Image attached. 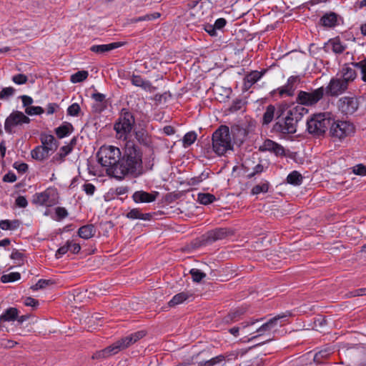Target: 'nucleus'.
<instances>
[{
    "instance_id": "obj_1",
    "label": "nucleus",
    "mask_w": 366,
    "mask_h": 366,
    "mask_svg": "<svg viewBox=\"0 0 366 366\" xmlns=\"http://www.w3.org/2000/svg\"><path fill=\"white\" fill-rule=\"evenodd\" d=\"M98 162L107 168L108 175L122 180L126 177H137L142 171V153L132 141H127L123 155L112 145H104L97 153Z\"/></svg>"
},
{
    "instance_id": "obj_2",
    "label": "nucleus",
    "mask_w": 366,
    "mask_h": 366,
    "mask_svg": "<svg viewBox=\"0 0 366 366\" xmlns=\"http://www.w3.org/2000/svg\"><path fill=\"white\" fill-rule=\"evenodd\" d=\"M307 109L303 107L296 106L290 109L285 117L279 119L274 124L273 129L284 134H295L297 131V124L301 120Z\"/></svg>"
},
{
    "instance_id": "obj_3",
    "label": "nucleus",
    "mask_w": 366,
    "mask_h": 366,
    "mask_svg": "<svg viewBox=\"0 0 366 366\" xmlns=\"http://www.w3.org/2000/svg\"><path fill=\"white\" fill-rule=\"evenodd\" d=\"M212 144L213 152L218 156H223L229 151L233 150V144L229 129L226 125H221L212 134Z\"/></svg>"
},
{
    "instance_id": "obj_4",
    "label": "nucleus",
    "mask_w": 366,
    "mask_h": 366,
    "mask_svg": "<svg viewBox=\"0 0 366 366\" xmlns=\"http://www.w3.org/2000/svg\"><path fill=\"white\" fill-rule=\"evenodd\" d=\"M332 123V117L330 113L314 114L307 120V130L311 134L320 136L325 134Z\"/></svg>"
},
{
    "instance_id": "obj_5",
    "label": "nucleus",
    "mask_w": 366,
    "mask_h": 366,
    "mask_svg": "<svg viewBox=\"0 0 366 366\" xmlns=\"http://www.w3.org/2000/svg\"><path fill=\"white\" fill-rule=\"evenodd\" d=\"M135 124L134 114L126 108L121 110L117 120L114 124L117 137L119 139L127 140Z\"/></svg>"
},
{
    "instance_id": "obj_6",
    "label": "nucleus",
    "mask_w": 366,
    "mask_h": 366,
    "mask_svg": "<svg viewBox=\"0 0 366 366\" xmlns=\"http://www.w3.org/2000/svg\"><path fill=\"white\" fill-rule=\"evenodd\" d=\"M325 87L320 86L310 92L299 91L296 102L299 106L313 107L319 103L325 97Z\"/></svg>"
},
{
    "instance_id": "obj_7",
    "label": "nucleus",
    "mask_w": 366,
    "mask_h": 366,
    "mask_svg": "<svg viewBox=\"0 0 366 366\" xmlns=\"http://www.w3.org/2000/svg\"><path fill=\"white\" fill-rule=\"evenodd\" d=\"M132 338L129 335L124 337L106 348L97 351L92 356L93 359L107 358L118 353L132 345Z\"/></svg>"
},
{
    "instance_id": "obj_8",
    "label": "nucleus",
    "mask_w": 366,
    "mask_h": 366,
    "mask_svg": "<svg viewBox=\"0 0 366 366\" xmlns=\"http://www.w3.org/2000/svg\"><path fill=\"white\" fill-rule=\"evenodd\" d=\"M302 78L300 75L290 76L285 85L273 89L269 94L272 97L279 98L292 97L295 95L297 85L301 82Z\"/></svg>"
},
{
    "instance_id": "obj_9",
    "label": "nucleus",
    "mask_w": 366,
    "mask_h": 366,
    "mask_svg": "<svg viewBox=\"0 0 366 366\" xmlns=\"http://www.w3.org/2000/svg\"><path fill=\"white\" fill-rule=\"evenodd\" d=\"M32 202L39 206L52 207L59 202L58 191L54 187H48L41 192L36 193Z\"/></svg>"
},
{
    "instance_id": "obj_10",
    "label": "nucleus",
    "mask_w": 366,
    "mask_h": 366,
    "mask_svg": "<svg viewBox=\"0 0 366 366\" xmlns=\"http://www.w3.org/2000/svg\"><path fill=\"white\" fill-rule=\"evenodd\" d=\"M329 128L330 136L340 140L355 132V127L352 123L347 121H335L333 118L332 123Z\"/></svg>"
},
{
    "instance_id": "obj_11",
    "label": "nucleus",
    "mask_w": 366,
    "mask_h": 366,
    "mask_svg": "<svg viewBox=\"0 0 366 366\" xmlns=\"http://www.w3.org/2000/svg\"><path fill=\"white\" fill-rule=\"evenodd\" d=\"M30 119L22 112L13 111L5 119L4 129L6 133L11 134L15 132L14 128L21 127L24 124H29Z\"/></svg>"
},
{
    "instance_id": "obj_12",
    "label": "nucleus",
    "mask_w": 366,
    "mask_h": 366,
    "mask_svg": "<svg viewBox=\"0 0 366 366\" xmlns=\"http://www.w3.org/2000/svg\"><path fill=\"white\" fill-rule=\"evenodd\" d=\"M290 312H286L285 313L280 314L271 318L257 330V332H258L259 335L252 336L251 338L248 339V342L257 339L259 336L262 335L265 332H269L272 330L278 325L279 322L281 325L282 322H285L286 320V318L290 317Z\"/></svg>"
},
{
    "instance_id": "obj_13",
    "label": "nucleus",
    "mask_w": 366,
    "mask_h": 366,
    "mask_svg": "<svg viewBox=\"0 0 366 366\" xmlns=\"http://www.w3.org/2000/svg\"><path fill=\"white\" fill-rule=\"evenodd\" d=\"M348 89V86L337 76L332 77L327 86L325 88V94L328 97H337L344 94Z\"/></svg>"
},
{
    "instance_id": "obj_14",
    "label": "nucleus",
    "mask_w": 366,
    "mask_h": 366,
    "mask_svg": "<svg viewBox=\"0 0 366 366\" xmlns=\"http://www.w3.org/2000/svg\"><path fill=\"white\" fill-rule=\"evenodd\" d=\"M339 110L344 114H352L359 107V102L354 97H343L337 102Z\"/></svg>"
},
{
    "instance_id": "obj_15",
    "label": "nucleus",
    "mask_w": 366,
    "mask_h": 366,
    "mask_svg": "<svg viewBox=\"0 0 366 366\" xmlns=\"http://www.w3.org/2000/svg\"><path fill=\"white\" fill-rule=\"evenodd\" d=\"M342 18L334 11H328L324 14L320 19L319 24L326 29H333L340 24Z\"/></svg>"
},
{
    "instance_id": "obj_16",
    "label": "nucleus",
    "mask_w": 366,
    "mask_h": 366,
    "mask_svg": "<svg viewBox=\"0 0 366 366\" xmlns=\"http://www.w3.org/2000/svg\"><path fill=\"white\" fill-rule=\"evenodd\" d=\"M259 150L261 152H272L277 157H284L286 155L284 147L269 139H267L264 141L263 144L259 146Z\"/></svg>"
},
{
    "instance_id": "obj_17",
    "label": "nucleus",
    "mask_w": 366,
    "mask_h": 366,
    "mask_svg": "<svg viewBox=\"0 0 366 366\" xmlns=\"http://www.w3.org/2000/svg\"><path fill=\"white\" fill-rule=\"evenodd\" d=\"M159 195L158 192H147L143 190L136 191L132 194L135 203H150L154 202Z\"/></svg>"
},
{
    "instance_id": "obj_18",
    "label": "nucleus",
    "mask_w": 366,
    "mask_h": 366,
    "mask_svg": "<svg viewBox=\"0 0 366 366\" xmlns=\"http://www.w3.org/2000/svg\"><path fill=\"white\" fill-rule=\"evenodd\" d=\"M265 72V70H263L262 71H258L255 70L252 71L251 72L247 74L244 78L243 90L248 91L252 86V85H254L263 76Z\"/></svg>"
},
{
    "instance_id": "obj_19",
    "label": "nucleus",
    "mask_w": 366,
    "mask_h": 366,
    "mask_svg": "<svg viewBox=\"0 0 366 366\" xmlns=\"http://www.w3.org/2000/svg\"><path fill=\"white\" fill-rule=\"evenodd\" d=\"M227 234L225 228H217L207 232L204 235V240L207 244H212L214 242L225 238Z\"/></svg>"
},
{
    "instance_id": "obj_20",
    "label": "nucleus",
    "mask_w": 366,
    "mask_h": 366,
    "mask_svg": "<svg viewBox=\"0 0 366 366\" xmlns=\"http://www.w3.org/2000/svg\"><path fill=\"white\" fill-rule=\"evenodd\" d=\"M91 97L95 102L92 107L96 112L100 113L107 109V102L105 94L95 92L92 94Z\"/></svg>"
},
{
    "instance_id": "obj_21",
    "label": "nucleus",
    "mask_w": 366,
    "mask_h": 366,
    "mask_svg": "<svg viewBox=\"0 0 366 366\" xmlns=\"http://www.w3.org/2000/svg\"><path fill=\"white\" fill-rule=\"evenodd\" d=\"M41 146L52 153L57 149L58 142L52 134L41 133L40 134Z\"/></svg>"
},
{
    "instance_id": "obj_22",
    "label": "nucleus",
    "mask_w": 366,
    "mask_h": 366,
    "mask_svg": "<svg viewBox=\"0 0 366 366\" xmlns=\"http://www.w3.org/2000/svg\"><path fill=\"white\" fill-rule=\"evenodd\" d=\"M337 76L346 85L349 86V84L355 79L357 73L354 69L345 66L342 69L340 73L338 74Z\"/></svg>"
},
{
    "instance_id": "obj_23",
    "label": "nucleus",
    "mask_w": 366,
    "mask_h": 366,
    "mask_svg": "<svg viewBox=\"0 0 366 366\" xmlns=\"http://www.w3.org/2000/svg\"><path fill=\"white\" fill-rule=\"evenodd\" d=\"M130 80L132 85L140 87L144 91L152 92L154 88L149 80L143 79L139 75L133 74Z\"/></svg>"
},
{
    "instance_id": "obj_24",
    "label": "nucleus",
    "mask_w": 366,
    "mask_h": 366,
    "mask_svg": "<svg viewBox=\"0 0 366 366\" xmlns=\"http://www.w3.org/2000/svg\"><path fill=\"white\" fill-rule=\"evenodd\" d=\"M327 45L331 46L332 51L336 54H342L347 48V44L342 42L339 36L330 39Z\"/></svg>"
},
{
    "instance_id": "obj_25",
    "label": "nucleus",
    "mask_w": 366,
    "mask_h": 366,
    "mask_svg": "<svg viewBox=\"0 0 366 366\" xmlns=\"http://www.w3.org/2000/svg\"><path fill=\"white\" fill-rule=\"evenodd\" d=\"M51 152L49 151L41 145L36 146L31 151V157L37 161L42 162L47 159L51 154Z\"/></svg>"
},
{
    "instance_id": "obj_26",
    "label": "nucleus",
    "mask_w": 366,
    "mask_h": 366,
    "mask_svg": "<svg viewBox=\"0 0 366 366\" xmlns=\"http://www.w3.org/2000/svg\"><path fill=\"white\" fill-rule=\"evenodd\" d=\"M125 216L127 218L132 220L142 219L144 221H149L152 214L151 213H142L139 208H133L130 209Z\"/></svg>"
},
{
    "instance_id": "obj_27",
    "label": "nucleus",
    "mask_w": 366,
    "mask_h": 366,
    "mask_svg": "<svg viewBox=\"0 0 366 366\" xmlns=\"http://www.w3.org/2000/svg\"><path fill=\"white\" fill-rule=\"evenodd\" d=\"M122 45L123 44L122 42H112L108 44L93 45L91 46L90 50L94 53L103 54L117 49Z\"/></svg>"
},
{
    "instance_id": "obj_28",
    "label": "nucleus",
    "mask_w": 366,
    "mask_h": 366,
    "mask_svg": "<svg viewBox=\"0 0 366 366\" xmlns=\"http://www.w3.org/2000/svg\"><path fill=\"white\" fill-rule=\"evenodd\" d=\"M192 297L193 294L192 292L189 291H184L173 296V297L168 302V305L169 307H174L184 302Z\"/></svg>"
},
{
    "instance_id": "obj_29",
    "label": "nucleus",
    "mask_w": 366,
    "mask_h": 366,
    "mask_svg": "<svg viewBox=\"0 0 366 366\" xmlns=\"http://www.w3.org/2000/svg\"><path fill=\"white\" fill-rule=\"evenodd\" d=\"M55 134L59 139H63L70 135L74 131L73 125L67 122H64L55 129Z\"/></svg>"
},
{
    "instance_id": "obj_30",
    "label": "nucleus",
    "mask_w": 366,
    "mask_h": 366,
    "mask_svg": "<svg viewBox=\"0 0 366 366\" xmlns=\"http://www.w3.org/2000/svg\"><path fill=\"white\" fill-rule=\"evenodd\" d=\"M96 229L93 224H86L79 228L78 236L84 239H89L95 234Z\"/></svg>"
},
{
    "instance_id": "obj_31",
    "label": "nucleus",
    "mask_w": 366,
    "mask_h": 366,
    "mask_svg": "<svg viewBox=\"0 0 366 366\" xmlns=\"http://www.w3.org/2000/svg\"><path fill=\"white\" fill-rule=\"evenodd\" d=\"M19 315V311L15 307H9L6 309L1 315V322H13L15 321Z\"/></svg>"
},
{
    "instance_id": "obj_32",
    "label": "nucleus",
    "mask_w": 366,
    "mask_h": 366,
    "mask_svg": "<svg viewBox=\"0 0 366 366\" xmlns=\"http://www.w3.org/2000/svg\"><path fill=\"white\" fill-rule=\"evenodd\" d=\"M287 182L290 184L299 186L302 184L303 182V177L299 172L292 171L287 175Z\"/></svg>"
},
{
    "instance_id": "obj_33",
    "label": "nucleus",
    "mask_w": 366,
    "mask_h": 366,
    "mask_svg": "<svg viewBox=\"0 0 366 366\" xmlns=\"http://www.w3.org/2000/svg\"><path fill=\"white\" fill-rule=\"evenodd\" d=\"M274 106L272 104L267 106L262 117V124L267 125L272 122L274 117Z\"/></svg>"
},
{
    "instance_id": "obj_34",
    "label": "nucleus",
    "mask_w": 366,
    "mask_h": 366,
    "mask_svg": "<svg viewBox=\"0 0 366 366\" xmlns=\"http://www.w3.org/2000/svg\"><path fill=\"white\" fill-rule=\"evenodd\" d=\"M20 225V222L17 219L9 220L4 219L0 221V228L3 230H14Z\"/></svg>"
},
{
    "instance_id": "obj_35",
    "label": "nucleus",
    "mask_w": 366,
    "mask_h": 366,
    "mask_svg": "<svg viewBox=\"0 0 366 366\" xmlns=\"http://www.w3.org/2000/svg\"><path fill=\"white\" fill-rule=\"evenodd\" d=\"M10 258L14 260V264L17 266H21L24 264L26 257L24 253L14 249L10 255Z\"/></svg>"
},
{
    "instance_id": "obj_36",
    "label": "nucleus",
    "mask_w": 366,
    "mask_h": 366,
    "mask_svg": "<svg viewBox=\"0 0 366 366\" xmlns=\"http://www.w3.org/2000/svg\"><path fill=\"white\" fill-rule=\"evenodd\" d=\"M216 200V197L214 194L210 193H199L197 197V201L204 205H207L214 202Z\"/></svg>"
},
{
    "instance_id": "obj_37",
    "label": "nucleus",
    "mask_w": 366,
    "mask_h": 366,
    "mask_svg": "<svg viewBox=\"0 0 366 366\" xmlns=\"http://www.w3.org/2000/svg\"><path fill=\"white\" fill-rule=\"evenodd\" d=\"M355 68L360 71L361 80L366 83V59H363L360 61L352 63Z\"/></svg>"
},
{
    "instance_id": "obj_38",
    "label": "nucleus",
    "mask_w": 366,
    "mask_h": 366,
    "mask_svg": "<svg viewBox=\"0 0 366 366\" xmlns=\"http://www.w3.org/2000/svg\"><path fill=\"white\" fill-rule=\"evenodd\" d=\"M197 135L195 132H189L184 134L182 139L183 147L187 148L191 146L197 139Z\"/></svg>"
},
{
    "instance_id": "obj_39",
    "label": "nucleus",
    "mask_w": 366,
    "mask_h": 366,
    "mask_svg": "<svg viewBox=\"0 0 366 366\" xmlns=\"http://www.w3.org/2000/svg\"><path fill=\"white\" fill-rule=\"evenodd\" d=\"M135 137L137 141L144 145H147L149 142V137L144 129H139L135 132Z\"/></svg>"
},
{
    "instance_id": "obj_40",
    "label": "nucleus",
    "mask_w": 366,
    "mask_h": 366,
    "mask_svg": "<svg viewBox=\"0 0 366 366\" xmlns=\"http://www.w3.org/2000/svg\"><path fill=\"white\" fill-rule=\"evenodd\" d=\"M89 76L87 71H79L71 76V81L72 83H79L84 81Z\"/></svg>"
},
{
    "instance_id": "obj_41",
    "label": "nucleus",
    "mask_w": 366,
    "mask_h": 366,
    "mask_svg": "<svg viewBox=\"0 0 366 366\" xmlns=\"http://www.w3.org/2000/svg\"><path fill=\"white\" fill-rule=\"evenodd\" d=\"M20 278L21 274L19 272H10L9 274H3L1 277V281L3 283L14 282L20 280Z\"/></svg>"
},
{
    "instance_id": "obj_42",
    "label": "nucleus",
    "mask_w": 366,
    "mask_h": 366,
    "mask_svg": "<svg viewBox=\"0 0 366 366\" xmlns=\"http://www.w3.org/2000/svg\"><path fill=\"white\" fill-rule=\"evenodd\" d=\"M192 276V281L197 283L200 282L204 278L206 277V274L199 269L193 268L189 271Z\"/></svg>"
},
{
    "instance_id": "obj_43",
    "label": "nucleus",
    "mask_w": 366,
    "mask_h": 366,
    "mask_svg": "<svg viewBox=\"0 0 366 366\" xmlns=\"http://www.w3.org/2000/svg\"><path fill=\"white\" fill-rule=\"evenodd\" d=\"M54 283V282L52 280L41 279L36 283V285H33L31 288V290L35 291L41 289H44L48 286L53 285Z\"/></svg>"
},
{
    "instance_id": "obj_44",
    "label": "nucleus",
    "mask_w": 366,
    "mask_h": 366,
    "mask_svg": "<svg viewBox=\"0 0 366 366\" xmlns=\"http://www.w3.org/2000/svg\"><path fill=\"white\" fill-rule=\"evenodd\" d=\"M269 189V183L267 182H265L264 183H262L260 184H257L252 189V194H259L260 193H266L268 192Z\"/></svg>"
},
{
    "instance_id": "obj_45",
    "label": "nucleus",
    "mask_w": 366,
    "mask_h": 366,
    "mask_svg": "<svg viewBox=\"0 0 366 366\" xmlns=\"http://www.w3.org/2000/svg\"><path fill=\"white\" fill-rule=\"evenodd\" d=\"M208 177H209V173L208 172H207V173L202 172L199 176L194 177L191 178L189 180L188 184L190 186H196V185H198L203 180L207 179Z\"/></svg>"
},
{
    "instance_id": "obj_46",
    "label": "nucleus",
    "mask_w": 366,
    "mask_h": 366,
    "mask_svg": "<svg viewBox=\"0 0 366 366\" xmlns=\"http://www.w3.org/2000/svg\"><path fill=\"white\" fill-rule=\"evenodd\" d=\"M44 112V109L39 106H30L25 109V113L28 115H40Z\"/></svg>"
},
{
    "instance_id": "obj_47",
    "label": "nucleus",
    "mask_w": 366,
    "mask_h": 366,
    "mask_svg": "<svg viewBox=\"0 0 366 366\" xmlns=\"http://www.w3.org/2000/svg\"><path fill=\"white\" fill-rule=\"evenodd\" d=\"M14 93L15 89L11 86L3 88L1 92H0V99H6L14 96Z\"/></svg>"
},
{
    "instance_id": "obj_48",
    "label": "nucleus",
    "mask_w": 366,
    "mask_h": 366,
    "mask_svg": "<svg viewBox=\"0 0 366 366\" xmlns=\"http://www.w3.org/2000/svg\"><path fill=\"white\" fill-rule=\"evenodd\" d=\"M244 105V102L241 99H236L233 101L232 105L229 107V110L232 112H236L241 110Z\"/></svg>"
},
{
    "instance_id": "obj_49",
    "label": "nucleus",
    "mask_w": 366,
    "mask_h": 366,
    "mask_svg": "<svg viewBox=\"0 0 366 366\" xmlns=\"http://www.w3.org/2000/svg\"><path fill=\"white\" fill-rule=\"evenodd\" d=\"M81 111L80 106L77 103H73L67 108V114L71 117H77Z\"/></svg>"
},
{
    "instance_id": "obj_50",
    "label": "nucleus",
    "mask_w": 366,
    "mask_h": 366,
    "mask_svg": "<svg viewBox=\"0 0 366 366\" xmlns=\"http://www.w3.org/2000/svg\"><path fill=\"white\" fill-rule=\"evenodd\" d=\"M329 355V353L327 350H321L317 352L314 356V362L317 364L322 362V360L327 359Z\"/></svg>"
},
{
    "instance_id": "obj_51",
    "label": "nucleus",
    "mask_w": 366,
    "mask_h": 366,
    "mask_svg": "<svg viewBox=\"0 0 366 366\" xmlns=\"http://www.w3.org/2000/svg\"><path fill=\"white\" fill-rule=\"evenodd\" d=\"M12 81L19 85L24 84L28 81V77L23 74H18L12 77Z\"/></svg>"
},
{
    "instance_id": "obj_52",
    "label": "nucleus",
    "mask_w": 366,
    "mask_h": 366,
    "mask_svg": "<svg viewBox=\"0 0 366 366\" xmlns=\"http://www.w3.org/2000/svg\"><path fill=\"white\" fill-rule=\"evenodd\" d=\"M13 167L19 173H21V174L25 173L28 170V168H29V166L27 164H26L24 162H15L13 164Z\"/></svg>"
},
{
    "instance_id": "obj_53",
    "label": "nucleus",
    "mask_w": 366,
    "mask_h": 366,
    "mask_svg": "<svg viewBox=\"0 0 366 366\" xmlns=\"http://www.w3.org/2000/svg\"><path fill=\"white\" fill-rule=\"evenodd\" d=\"M68 251H69V244H68V242H66V244L61 247H60L56 254L55 257L56 259L61 258L64 254H65Z\"/></svg>"
},
{
    "instance_id": "obj_54",
    "label": "nucleus",
    "mask_w": 366,
    "mask_h": 366,
    "mask_svg": "<svg viewBox=\"0 0 366 366\" xmlns=\"http://www.w3.org/2000/svg\"><path fill=\"white\" fill-rule=\"evenodd\" d=\"M353 173L357 175L365 176L366 175V166L360 164L353 167Z\"/></svg>"
},
{
    "instance_id": "obj_55",
    "label": "nucleus",
    "mask_w": 366,
    "mask_h": 366,
    "mask_svg": "<svg viewBox=\"0 0 366 366\" xmlns=\"http://www.w3.org/2000/svg\"><path fill=\"white\" fill-rule=\"evenodd\" d=\"M82 187L85 193L90 196L93 195L96 190L95 186L91 183H85L84 184H83Z\"/></svg>"
},
{
    "instance_id": "obj_56",
    "label": "nucleus",
    "mask_w": 366,
    "mask_h": 366,
    "mask_svg": "<svg viewBox=\"0 0 366 366\" xmlns=\"http://www.w3.org/2000/svg\"><path fill=\"white\" fill-rule=\"evenodd\" d=\"M226 357L223 355H217L209 360L210 366H214L218 364H221L224 361H225Z\"/></svg>"
},
{
    "instance_id": "obj_57",
    "label": "nucleus",
    "mask_w": 366,
    "mask_h": 366,
    "mask_svg": "<svg viewBox=\"0 0 366 366\" xmlns=\"http://www.w3.org/2000/svg\"><path fill=\"white\" fill-rule=\"evenodd\" d=\"M206 32H207L211 36H217V29L213 24H206L204 27Z\"/></svg>"
},
{
    "instance_id": "obj_58",
    "label": "nucleus",
    "mask_w": 366,
    "mask_h": 366,
    "mask_svg": "<svg viewBox=\"0 0 366 366\" xmlns=\"http://www.w3.org/2000/svg\"><path fill=\"white\" fill-rule=\"evenodd\" d=\"M55 213L59 219H64L68 216V212L64 207H58L55 209Z\"/></svg>"
},
{
    "instance_id": "obj_59",
    "label": "nucleus",
    "mask_w": 366,
    "mask_h": 366,
    "mask_svg": "<svg viewBox=\"0 0 366 366\" xmlns=\"http://www.w3.org/2000/svg\"><path fill=\"white\" fill-rule=\"evenodd\" d=\"M15 203L16 206L21 208H25L28 205V202L25 197L24 196H19L16 200Z\"/></svg>"
},
{
    "instance_id": "obj_60",
    "label": "nucleus",
    "mask_w": 366,
    "mask_h": 366,
    "mask_svg": "<svg viewBox=\"0 0 366 366\" xmlns=\"http://www.w3.org/2000/svg\"><path fill=\"white\" fill-rule=\"evenodd\" d=\"M145 335H146L145 332L142 330V331H138L137 332L132 333V334L129 335V336L132 338V341L134 344L137 340H139L142 339L143 337H144Z\"/></svg>"
},
{
    "instance_id": "obj_61",
    "label": "nucleus",
    "mask_w": 366,
    "mask_h": 366,
    "mask_svg": "<svg viewBox=\"0 0 366 366\" xmlns=\"http://www.w3.org/2000/svg\"><path fill=\"white\" fill-rule=\"evenodd\" d=\"M4 182H14L16 181V176L13 172H9L3 177Z\"/></svg>"
},
{
    "instance_id": "obj_62",
    "label": "nucleus",
    "mask_w": 366,
    "mask_h": 366,
    "mask_svg": "<svg viewBox=\"0 0 366 366\" xmlns=\"http://www.w3.org/2000/svg\"><path fill=\"white\" fill-rule=\"evenodd\" d=\"M264 171V166L262 164H257L254 168L253 171L248 174L249 178L253 177L256 174H260Z\"/></svg>"
},
{
    "instance_id": "obj_63",
    "label": "nucleus",
    "mask_w": 366,
    "mask_h": 366,
    "mask_svg": "<svg viewBox=\"0 0 366 366\" xmlns=\"http://www.w3.org/2000/svg\"><path fill=\"white\" fill-rule=\"evenodd\" d=\"M69 244V251L73 254H78L81 249V246L78 243L73 242L72 241H67Z\"/></svg>"
},
{
    "instance_id": "obj_64",
    "label": "nucleus",
    "mask_w": 366,
    "mask_h": 366,
    "mask_svg": "<svg viewBox=\"0 0 366 366\" xmlns=\"http://www.w3.org/2000/svg\"><path fill=\"white\" fill-rule=\"evenodd\" d=\"M226 24H227V21L225 19L219 18L215 21V22L213 25L214 26V27L217 29L221 30L226 26Z\"/></svg>"
}]
</instances>
